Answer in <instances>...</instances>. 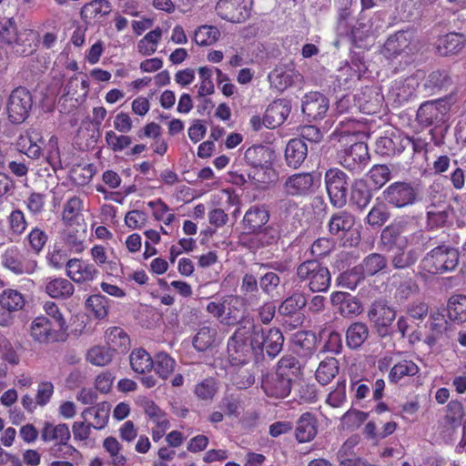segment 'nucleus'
I'll return each mask as SVG.
<instances>
[{
	"label": "nucleus",
	"instance_id": "nucleus-1",
	"mask_svg": "<svg viewBox=\"0 0 466 466\" xmlns=\"http://www.w3.org/2000/svg\"><path fill=\"white\" fill-rule=\"evenodd\" d=\"M246 307L248 305L242 296L228 294L208 302L206 310L224 326L242 327L248 319H253L244 315Z\"/></svg>",
	"mask_w": 466,
	"mask_h": 466
},
{
	"label": "nucleus",
	"instance_id": "nucleus-2",
	"mask_svg": "<svg viewBox=\"0 0 466 466\" xmlns=\"http://www.w3.org/2000/svg\"><path fill=\"white\" fill-rule=\"evenodd\" d=\"M247 329L251 333L252 345L257 352L261 353L265 350L268 356L273 359L281 351L284 337L278 328L264 329L254 319H248Z\"/></svg>",
	"mask_w": 466,
	"mask_h": 466
},
{
	"label": "nucleus",
	"instance_id": "nucleus-3",
	"mask_svg": "<svg viewBox=\"0 0 466 466\" xmlns=\"http://www.w3.org/2000/svg\"><path fill=\"white\" fill-rule=\"evenodd\" d=\"M257 352L252 337L247 329V321L238 327L228 341V356L230 366L248 365Z\"/></svg>",
	"mask_w": 466,
	"mask_h": 466
},
{
	"label": "nucleus",
	"instance_id": "nucleus-4",
	"mask_svg": "<svg viewBox=\"0 0 466 466\" xmlns=\"http://www.w3.org/2000/svg\"><path fill=\"white\" fill-rule=\"evenodd\" d=\"M296 275L299 281L306 282L312 292H326L331 283L329 268L316 259L300 263L297 267Z\"/></svg>",
	"mask_w": 466,
	"mask_h": 466
},
{
	"label": "nucleus",
	"instance_id": "nucleus-5",
	"mask_svg": "<svg viewBox=\"0 0 466 466\" xmlns=\"http://www.w3.org/2000/svg\"><path fill=\"white\" fill-rule=\"evenodd\" d=\"M459 264V252L448 246L434 248L421 261V268L430 274H442L453 270Z\"/></svg>",
	"mask_w": 466,
	"mask_h": 466
},
{
	"label": "nucleus",
	"instance_id": "nucleus-6",
	"mask_svg": "<svg viewBox=\"0 0 466 466\" xmlns=\"http://www.w3.org/2000/svg\"><path fill=\"white\" fill-rule=\"evenodd\" d=\"M28 334L35 342L41 345L63 342L67 339L66 330L61 328V324L51 323L44 316L33 319L28 329Z\"/></svg>",
	"mask_w": 466,
	"mask_h": 466
},
{
	"label": "nucleus",
	"instance_id": "nucleus-7",
	"mask_svg": "<svg viewBox=\"0 0 466 466\" xmlns=\"http://www.w3.org/2000/svg\"><path fill=\"white\" fill-rule=\"evenodd\" d=\"M271 151L264 146H253L248 147L244 154L246 162L252 167L248 177L257 183H267L273 171L269 163Z\"/></svg>",
	"mask_w": 466,
	"mask_h": 466
},
{
	"label": "nucleus",
	"instance_id": "nucleus-8",
	"mask_svg": "<svg viewBox=\"0 0 466 466\" xmlns=\"http://www.w3.org/2000/svg\"><path fill=\"white\" fill-rule=\"evenodd\" d=\"M415 324L418 329L410 334V342L411 343L416 340H423L429 346H433L448 329V321L445 315L439 311L431 312L424 324Z\"/></svg>",
	"mask_w": 466,
	"mask_h": 466
},
{
	"label": "nucleus",
	"instance_id": "nucleus-9",
	"mask_svg": "<svg viewBox=\"0 0 466 466\" xmlns=\"http://www.w3.org/2000/svg\"><path fill=\"white\" fill-rule=\"evenodd\" d=\"M348 180V175L338 167H331L325 173L326 190L331 205L337 208L347 203Z\"/></svg>",
	"mask_w": 466,
	"mask_h": 466
},
{
	"label": "nucleus",
	"instance_id": "nucleus-10",
	"mask_svg": "<svg viewBox=\"0 0 466 466\" xmlns=\"http://www.w3.org/2000/svg\"><path fill=\"white\" fill-rule=\"evenodd\" d=\"M307 305V298L304 293L295 291L284 299L279 305V314L285 318L284 324L289 329H294L302 325L303 318L299 310Z\"/></svg>",
	"mask_w": 466,
	"mask_h": 466
},
{
	"label": "nucleus",
	"instance_id": "nucleus-11",
	"mask_svg": "<svg viewBox=\"0 0 466 466\" xmlns=\"http://www.w3.org/2000/svg\"><path fill=\"white\" fill-rule=\"evenodd\" d=\"M318 182L319 178L312 173H295L285 179L282 190L288 197H307L314 193Z\"/></svg>",
	"mask_w": 466,
	"mask_h": 466
},
{
	"label": "nucleus",
	"instance_id": "nucleus-12",
	"mask_svg": "<svg viewBox=\"0 0 466 466\" xmlns=\"http://www.w3.org/2000/svg\"><path fill=\"white\" fill-rule=\"evenodd\" d=\"M253 0H218L216 5L217 14L231 23H242L251 14Z\"/></svg>",
	"mask_w": 466,
	"mask_h": 466
},
{
	"label": "nucleus",
	"instance_id": "nucleus-13",
	"mask_svg": "<svg viewBox=\"0 0 466 466\" xmlns=\"http://www.w3.org/2000/svg\"><path fill=\"white\" fill-rule=\"evenodd\" d=\"M32 107V96L28 90L17 87L11 93L7 103L9 120L14 124L23 123Z\"/></svg>",
	"mask_w": 466,
	"mask_h": 466
},
{
	"label": "nucleus",
	"instance_id": "nucleus-14",
	"mask_svg": "<svg viewBox=\"0 0 466 466\" xmlns=\"http://www.w3.org/2000/svg\"><path fill=\"white\" fill-rule=\"evenodd\" d=\"M370 159L368 146L363 142L352 144L339 156L340 165L356 174H360L364 170Z\"/></svg>",
	"mask_w": 466,
	"mask_h": 466
},
{
	"label": "nucleus",
	"instance_id": "nucleus-15",
	"mask_svg": "<svg viewBox=\"0 0 466 466\" xmlns=\"http://www.w3.org/2000/svg\"><path fill=\"white\" fill-rule=\"evenodd\" d=\"M388 268L387 258L380 253H370L366 256L362 261L354 267L350 275L356 277V281L364 280L366 278H370L383 274Z\"/></svg>",
	"mask_w": 466,
	"mask_h": 466
},
{
	"label": "nucleus",
	"instance_id": "nucleus-16",
	"mask_svg": "<svg viewBox=\"0 0 466 466\" xmlns=\"http://www.w3.org/2000/svg\"><path fill=\"white\" fill-rule=\"evenodd\" d=\"M2 265L16 275H30L37 268L35 259L25 258L15 246L8 248L1 257Z\"/></svg>",
	"mask_w": 466,
	"mask_h": 466
},
{
	"label": "nucleus",
	"instance_id": "nucleus-17",
	"mask_svg": "<svg viewBox=\"0 0 466 466\" xmlns=\"http://www.w3.org/2000/svg\"><path fill=\"white\" fill-rule=\"evenodd\" d=\"M407 137L400 129L392 128L386 132L384 137L377 138L375 152L382 157H390L400 154L406 147Z\"/></svg>",
	"mask_w": 466,
	"mask_h": 466
},
{
	"label": "nucleus",
	"instance_id": "nucleus-18",
	"mask_svg": "<svg viewBox=\"0 0 466 466\" xmlns=\"http://www.w3.org/2000/svg\"><path fill=\"white\" fill-rule=\"evenodd\" d=\"M71 433L66 423L53 424L46 421L41 431V438L45 442L54 441L55 445L50 449L51 455L59 457L61 446H67Z\"/></svg>",
	"mask_w": 466,
	"mask_h": 466
},
{
	"label": "nucleus",
	"instance_id": "nucleus-19",
	"mask_svg": "<svg viewBox=\"0 0 466 466\" xmlns=\"http://www.w3.org/2000/svg\"><path fill=\"white\" fill-rule=\"evenodd\" d=\"M447 107L438 101H426L417 110L416 120L422 127L438 126L444 122Z\"/></svg>",
	"mask_w": 466,
	"mask_h": 466
},
{
	"label": "nucleus",
	"instance_id": "nucleus-20",
	"mask_svg": "<svg viewBox=\"0 0 466 466\" xmlns=\"http://www.w3.org/2000/svg\"><path fill=\"white\" fill-rule=\"evenodd\" d=\"M66 276L77 284L93 281L99 274L98 269L93 264L79 258L68 259L66 263Z\"/></svg>",
	"mask_w": 466,
	"mask_h": 466
},
{
	"label": "nucleus",
	"instance_id": "nucleus-21",
	"mask_svg": "<svg viewBox=\"0 0 466 466\" xmlns=\"http://www.w3.org/2000/svg\"><path fill=\"white\" fill-rule=\"evenodd\" d=\"M261 388L268 397L284 399L289 395L292 382L289 379L272 372L262 377Z\"/></svg>",
	"mask_w": 466,
	"mask_h": 466
},
{
	"label": "nucleus",
	"instance_id": "nucleus-22",
	"mask_svg": "<svg viewBox=\"0 0 466 466\" xmlns=\"http://www.w3.org/2000/svg\"><path fill=\"white\" fill-rule=\"evenodd\" d=\"M328 98L319 92H310L302 99V112L309 119H322L329 109Z\"/></svg>",
	"mask_w": 466,
	"mask_h": 466
},
{
	"label": "nucleus",
	"instance_id": "nucleus-23",
	"mask_svg": "<svg viewBox=\"0 0 466 466\" xmlns=\"http://www.w3.org/2000/svg\"><path fill=\"white\" fill-rule=\"evenodd\" d=\"M369 319L376 326L378 332L385 335L388 327L396 318L395 310L382 301H376L371 305L368 313Z\"/></svg>",
	"mask_w": 466,
	"mask_h": 466
},
{
	"label": "nucleus",
	"instance_id": "nucleus-24",
	"mask_svg": "<svg viewBox=\"0 0 466 466\" xmlns=\"http://www.w3.org/2000/svg\"><path fill=\"white\" fill-rule=\"evenodd\" d=\"M43 144V137L36 129H29L21 134L16 142L19 151L33 159H37L41 156Z\"/></svg>",
	"mask_w": 466,
	"mask_h": 466
},
{
	"label": "nucleus",
	"instance_id": "nucleus-25",
	"mask_svg": "<svg viewBox=\"0 0 466 466\" xmlns=\"http://www.w3.org/2000/svg\"><path fill=\"white\" fill-rule=\"evenodd\" d=\"M269 220V212L264 206H251L245 213L242 225L248 233L253 235L267 225Z\"/></svg>",
	"mask_w": 466,
	"mask_h": 466
},
{
	"label": "nucleus",
	"instance_id": "nucleus-26",
	"mask_svg": "<svg viewBox=\"0 0 466 466\" xmlns=\"http://www.w3.org/2000/svg\"><path fill=\"white\" fill-rule=\"evenodd\" d=\"M291 111L289 102L276 100L266 109L263 123L269 128H276L285 122Z\"/></svg>",
	"mask_w": 466,
	"mask_h": 466
},
{
	"label": "nucleus",
	"instance_id": "nucleus-27",
	"mask_svg": "<svg viewBox=\"0 0 466 466\" xmlns=\"http://www.w3.org/2000/svg\"><path fill=\"white\" fill-rule=\"evenodd\" d=\"M279 238L280 234L276 228L265 226L251 235L248 242H244V246L251 250H258L277 244Z\"/></svg>",
	"mask_w": 466,
	"mask_h": 466
},
{
	"label": "nucleus",
	"instance_id": "nucleus-28",
	"mask_svg": "<svg viewBox=\"0 0 466 466\" xmlns=\"http://www.w3.org/2000/svg\"><path fill=\"white\" fill-rule=\"evenodd\" d=\"M357 102L362 113L374 115L380 112L383 96L375 88L366 86L357 95Z\"/></svg>",
	"mask_w": 466,
	"mask_h": 466
},
{
	"label": "nucleus",
	"instance_id": "nucleus-29",
	"mask_svg": "<svg viewBox=\"0 0 466 466\" xmlns=\"http://www.w3.org/2000/svg\"><path fill=\"white\" fill-rule=\"evenodd\" d=\"M381 238L393 248H406L408 245L407 221H394L382 230Z\"/></svg>",
	"mask_w": 466,
	"mask_h": 466
},
{
	"label": "nucleus",
	"instance_id": "nucleus-30",
	"mask_svg": "<svg viewBox=\"0 0 466 466\" xmlns=\"http://www.w3.org/2000/svg\"><path fill=\"white\" fill-rule=\"evenodd\" d=\"M308 146L301 138L290 139L285 148V160L288 167L297 169L308 156Z\"/></svg>",
	"mask_w": 466,
	"mask_h": 466
},
{
	"label": "nucleus",
	"instance_id": "nucleus-31",
	"mask_svg": "<svg viewBox=\"0 0 466 466\" xmlns=\"http://www.w3.org/2000/svg\"><path fill=\"white\" fill-rule=\"evenodd\" d=\"M466 44V37L460 33L451 32L437 40L436 48L441 56H448L461 52Z\"/></svg>",
	"mask_w": 466,
	"mask_h": 466
},
{
	"label": "nucleus",
	"instance_id": "nucleus-32",
	"mask_svg": "<svg viewBox=\"0 0 466 466\" xmlns=\"http://www.w3.org/2000/svg\"><path fill=\"white\" fill-rule=\"evenodd\" d=\"M15 39L8 43L14 53L19 56H28L35 50L34 43L36 40L35 33L31 29H22L15 32Z\"/></svg>",
	"mask_w": 466,
	"mask_h": 466
},
{
	"label": "nucleus",
	"instance_id": "nucleus-33",
	"mask_svg": "<svg viewBox=\"0 0 466 466\" xmlns=\"http://www.w3.org/2000/svg\"><path fill=\"white\" fill-rule=\"evenodd\" d=\"M45 290L48 296L57 299H67L75 292L73 283L65 278H47Z\"/></svg>",
	"mask_w": 466,
	"mask_h": 466
},
{
	"label": "nucleus",
	"instance_id": "nucleus-34",
	"mask_svg": "<svg viewBox=\"0 0 466 466\" xmlns=\"http://www.w3.org/2000/svg\"><path fill=\"white\" fill-rule=\"evenodd\" d=\"M355 225L354 216L347 210L334 213L328 224L329 232L337 237H342Z\"/></svg>",
	"mask_w": 466,
	"mask_h": 466
},
{
	"label": "nucleus",
	"instance_id": "nucleus-35",
	"mask_svg": "<svg viewBox=\"0 0 466 466\" xmlns=\"http://www.w3.org/2000/svg\"><path fill=\"white\" fill-rule=\"evenodd\" d=\"M259 284L255 275L247 272L242 276L240 292L248 307L258 305L260 300Z\"/></svg>",
	"mask_w": 466,
	"mask_h": 466
},
{
	"label": "nucleus",
	"instance_id": "nucleus-36",
	"mask_svg": "<svg viewBox=\"0 0 466 466\" xmlns=\"http://www.w3.org/2000/svg\"><path fill=\"white\" fill-rule=\"evenodd\" d=\"M317 420L314 416L306 412L303 413L297 421L295 436L299 442H309L312 441L317 434Z\"/></svg>",
	"mask_w": 466,
	"mask_h": 466
},
{
	"label": "nucleus",
	"instance_id": "nucleus-37",
	"mask_svg": "<svg viewBox=\"0 0 466 466\" xmlns=\"http://www.w3.org/2000/svg\"><path fill=\"white\" fill-rule=\"evenodd\" d=\"M384 199L392 207L404 208L408 205V184L394 182L383 191Z\"/></svg>",
	"mask_w": 466,
	"mask_h": 466
},
{
	"label": "nucleus",
	"instance_id": "nucleus-38",
	"mask_svg": "<svg viewBox=\"0 0 466 466\" xmlns=\"http://www.w3.org/2000/svg\"><path fill=\"white\" fill-rule=\"evenodd\" d=\"M372 193L363 179L355 180L351 186L350 203L359 210H363L370 202Z\"/></svg>",
	"mask_w": 466,
	"mask_h": 466
},
{
	"label": "nucleus",
	"instance_id": "nucleus-39",
	"mask_svg": "<svg viewBox=\"0 0 466 466\" xmlns=\"http://www.w3.org/2000/svg\"><path fill=\"white\" fill-rule=\"evenodd\" d=\"M451 86V78L445 69L432 71L423 85L424 89L431 95L447 90Z\"/></svg>",
	"mask_w": 466,
	"mask_h": 466
},
{
	"label": "nucleus",
	"instance_id": "nucleus-40",
	"mask_svg": "<svg viewBox=\"0 0 466 466\" xmlns=\"http://www.w3.org/2000/svg\"><path fill=\"white\" fill-rule=\"evenodd\" d=\"M231 381L238 389H248L255 382L253 365L230 366Z\"/></svg>",
	"mask_w": 466,
	"mask_h": 466
},
{
	"label": "nucleus",
	"instance_id": "nucleus-41",
	"mask_svg": "<svg viewBox=\"0 0 466 466\" xmlns=\"http://www.w3.org/2000/svg\"><path fill=\"white\" fill-rule=\"evenodd\" d=\"M109 411V404L106 402H102L96 406L85 409L81 413V416L85 420H87L88 417H92L95 420V422L92 423L93 428L101 430L107 424Z\"/></svg>",
	"mask_w": 466,
	"mask_h": 466
},
{
	"label": "nucleus",
	"instance_id": "nucleus-42",
	"mask_svg": "<svg viewBox=\"0 0 466 466\" xmlns=\"http://www.w3.org/2000/svg\"><path fill=\"white\" fill-rule=\"evenodd\" d=\"M408 47L407 32L398 31L390 35L384 44L382 53L387 57H394Z\"/></svg>",
	"mask_w": 466,
	"mask_h": 466
},
{
	"label": "nucleus",
	"instance_id": "nucleus-43",
	"mask_svg": "<svg viewBox=\"0 0 466 466\" xmlns=\"http://www.w3.org/2000/svg\"><path fill=\"white\" fill-rule=\"evenodd\" d=\"M277 206L279 216L282 221L290 222L295 228L300 225V208L294 200L289 198L280 199Z\"/></svg>",
	"mask_w": 466,
	"mask_h": 466
},
{
	"label": "nucleus",
	"instance_id": "nucleus-44",
	"mask_svg": "<svg viewBox=\"0 0 466 466\" xmlns=\"http://www.w3.org/2000/svg\"><path fill=\"white\" fill-rule=\"evenodd\" d=\"M339 361L335 358L321 360L315 372L316 380L321 385L329 384L339 373Z\"/></svg>",
	"mask_w": 466,
	"mask_h": 466
},
{
	"label": "nucleus",
	"instance_id": "nucleus-45",
	"mask_svg": "<svg viewBox=\"0 0 466 466\" xmlns=\"http://www.w3.org/2000/svg\"><path fill=\"white\" fill-rule=\"evenodd\" d=\"M132 370L139 374L151 371L154 361L151 356L143 349L134 350L129 356Z\"/></svg>",
	"mask_w": 466,
	"mask_h": 466
},
{
	"label": "nucleus",
	"instance_id": "nucleus-46",
	"mask_svg": "<svg viewBox=\"0 0 466 466\" xmlns=\"http://www.w3.org/2000/svg\"><path fill=\"white\" fill-rule=\"evenodd\" d=\"M369 337V329L362 322L352 323L347 329L346 341L350 349L360 348Z\"/></svg>",
	"mask_w": 466,
	"mask_h": 466
},
{
	"label": "nucleus",
	"instance_id": "nucleus-47",
	"mask_svg": "<svg viewBox=\"0 0 466 466\" xmlns=\"http://www.w3.org/2000/svg\"><path fill=\"white\" fill-rule=\"evenodd\" d=\"M107 348L113 352L116 350H126L129 346V337L119 327H111L106 331Z\"/></svg>",
	"mask_w": 466,
	"mask_h": 466
},
{
	"label": "nucleus",
	"instance_id": "nucleus-48",
	"mask_svg": "<svg viewBox=\"0 0 466 466\" xmlns=\"http://www.w3.org/2000/svg\"><path fill=\"white\" fill-rule=\"evenodd\" d=\"M299 371L300 364L298 359L292 355H285L279 360L275 372L292 382Z\"/></svg>",
	"mask_w": 466,
	"mask_h": 466
},
{
	"label": "nucleus",
	"instance_id": "nucleus-49",
	"mask_svg": "<svg viewBox=\"0 0 466 466\" xmlns=\"http://www.w3.org/2000/svg\"><path fill=\"white\" fill-rule=\"evenodd\" d=\"M448 317L452 321L462 323L466 321V296L453 295L447 306Z\"/></svg>",
	"mask_w": 466,
	"mask_h": 466
},
{
	"label": "nucleus",
	"instance_id": "nucleus-50",
	"mask_svg": "<svg viewBox=\"0 0 466 466\" xmlns=\"http://www.w3.org/2000/svg\"><path fill=\"white\" fill-rule=\"evenodd\" d=\"M162 37V29L156 27L154 30L148 32L137 43V52L145 56L153 55L157 47L158 43Z\"/></svg>",
	"mask_w": 466,
	"mask_h": 466
},
{
	"label": "nucleus",
	"instance_id": "nucleus-51",
	"mask_svg": "<svg viewBox=\"0 0 466 466\" xmlns=\"http://www.w3.org/2000/svg\"><path fill=\"white\" fill-rule=\"evenodd\" d=\"M153 361L156 373L163 380H167L176 367V360L166 352L156 354Z\"/></svg>",
	"mask_w": 466,
	"mask_h": 466
},
{
	"label": "nucleus",
	"instance_id": "nucleus-52",
	"mask_svg": "<svg viewBox=\"0 0 466 466\" xmlns=\"http://www.w3.org/2000/svg\"><path fill=\"white\" fill-rule=\"evenodd\" d=\"M220 36L218 27L213 25L198 26L194 35V41L198 46H211L216 43Z\"/></svg>",
	"mask_w": 466,
	"mask_h": 466
},
{
	"label": "nucleus",
	"instance_id": "nucleus-53",
	"mask_svg": "<svg viewBox=\"0 0 466 466\" xmlns=\"http://www.w3.org/2000/svg\"><path fill=\"white\" fill-rule=\"evenodd\" d=\"M0 302L9 310L16 312L24 308L25 299L24 295L18 290L7 289L0 294Z\"/></svg>",
	"mask_w": 466,
	"mask_h": 466
},
{
	"label": "nucleus",
	"instance_id": "nucleus-54",
	"mask_svg": "<svg viewBox=\"0 0 466 466\" xmlns=\"http://www.w3.org/2000/svg\"><path fill=\"white\" fill-rule=\"evenodd\" d=\"M216 336V329L202 327L193 339V346L198 351H205L214 344Z\"/></svg>",
	"mask_w": 466,
	"mask_h": 466
},
{
	"label": "nucleus",
	"instance_id": "nucleus-55",
	"mask_svg": "<svg viewBox=\"0 0 466 466\" xmlns=\"http://www.w3.org/2000/svg\"><path fill=\"white\" fill-rule=\"evenodd\" d=\"M113 351L105 346H95L86 354V360L96 366H106L112 361Z\"/></svg>",
	"mask_w": 466,
	"mask_h": 466
},
{
	"label": "nucleus",
	"instance_id": "nucleus-56",
	"mask_svg": "<svg viewBox=\"0 0 466 466\" xmlns=\"http://www.w3.org/2000/svg\"><path fill=\"white\" fill-rule=\"evenodd\" d=\"M110 11L111 5L107 0H92L82 7L81 16L95 18L97 15H106Z\"/></svg>",
	"mask_w": 466,
	"mask_h": 466
},
{
	"label": "nucleus",
	"instance_id": "nucleus-57",
	"mask_svg": "<svg viewBox=\"0 0 466 466\" xmlns=\"http://www.w3.org/2000/svg\"><path fill=\"white\" fill-rule=\"evenodd\" d=\"M108 304V299L101 294L91 295L86 301V307L100 319L107 316Z\"/></svg>",
	"mask_w": 466,
	"mask_h": 466
},
{
	"label": "nucleus",
	"instance_id": "nucleus-58",
	"mask_svg": "<svg viewBox=\"0 0 466 466\" xmlns=\"http://www.w3.org/2000/svg\"><path fill=\"white\" fill-rule=\"evenodd\" d=\"M83 209V200L74 196L66 200L64 206L62 219L66 224H72L80 216Z\"/></svg>",
	"mask_w": 466,
	"mask_h": 466
},
{
	"label": "nucleus",
	"instance_id": "nucleus-59",
	"mask_svg": "<svg viewBox=\"0 0 466 466\" xmlns=\"http://www.w3.org/2000/svg\"><path fill=\"white\" fill-rule=\"evenodd\" d=\"M369 418V413L356 409H350L343 414L340 423L343 429L354 431Z\"/></svg>",
	"mask_w": 466,
	"mask_h": 466
},
{
	"label": "nucleus",
	"instance_id": "nucleus-60",
	"mask_svg": "<svg viewBox=\"0 0 466 466\" xmlns=\"http://www.w3.org/2000/svg\"><path fill=\"white\" fill-rule=\"evenodd\" d=\"M390 218L384 204L379 203L372 207L366 217L367 223L373 228L381 227Z\"/></svg>",
	"mask_w": 466,
	"mask_h": 466
},
{
	"label": "nucleus",
	"instance_id": "nucleus-61",
	"mask_svg": "<svg viewBox=\"0 0 466 466\" xmlns=\"http://www.w3.org/2000/svg\"><path fill=\"white\" fill-rule=\"evenodd\" d=\"M198 71L201 79L198 90V96L204 97L208 95H212L215 92V86L212 82V70L207 66H202Z\"/></svg>",
	"mask_w": 466,
	"mask_h": 466
},
{
	"label": "nucleus",
	"instance_id": "nucleus-62",
	"mask_svg": "<svg viewBox=\"0 0 466 466\" xmlns=\"http://www.w3.org/2000/svg\"><path fill=\"white\" fill-rule=\"evenodd\" d=\"M268 79L276 88L284 90L293 83V76L290 72L282 68L274 69L269 75Z\"/></svg>",
	"mask_w": 466,
	"mask_h": 466
},
{
	"label": "nucleus",
	"instance_id": "nucleus-63",
	"mask_svg": "<svg viewBox=\"0 0 466 466\" xmlns=\"http://www.w3.org/2000/svg\"><path fill=\"white\" fill-rule=\"evenodd\" d=\"M105 140L106 145L114 151L120 152L129 147L132 143L130 137L126 135L117 136L110 130L106 133Z\"/></svg>",
	"mask_w": 466,
	"mask_h": 466
},
{
	"label": "nucleus",
	"instance_id": "nucleus-64",
	"mask_svg": "<svg viewBox=\"0 0 466 466\" xmlns=\"http://www.w3.org/2000/svg\"><path fill=\"white\" fill-rule=\"evenodd\" d=\"M390 171L385 165H375L368 173V177L377 188L385 185L390 180Z\"/></svg>",
	"mask_w": 466,
	"mask_h": 466
}]
</instances>
